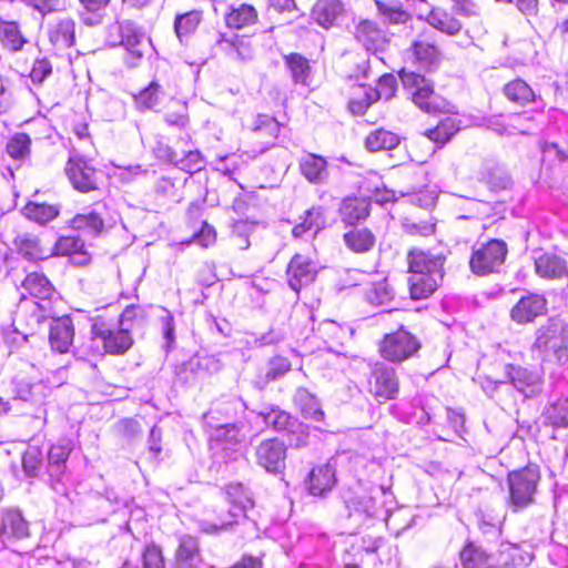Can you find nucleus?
Instances as JSON below:
<instances>
[{"label": "nucleus", "mask_w": 568, "mask_h": 568, "mask_svg": "<svg viewBox=\"0 0 568 568\" xmlns=\"http://www.w3.org/2000/svg\"><path fill=\"white\" fill-rule=\"evenodd\" d=\"M65 173L73 187L82 193L98 189V171L80 154H72L65 165Z\"/></svg>", "instance_id": "11"}, {"label": "nucleus", "mask_w": 568, "mask_h": 568, "mask_svg": "<svg viewBox=\"0 0 568 568\" xmlns=\"http://www.w3.org/2000/svg\"><path fill=\"white\" fill-rule=\"evenodd\" d=\"M294 403L298 406L306 418H311L316 422L324 419V412L321 407L320 400L306 388L301 387L296 390L294 395Z\"/></svg>", "instance_id": "41"}, {"label": "nucleus", "mask_w": 568, "mask_h": 568, "mask_svg": "<svg viewBox=\"0 0 568 568\" xmlns=\"http://www.w3.org/2000/svg\"><path fill=\"white\" fill-rule=\"evenodd\" d=\"M245 404L237 397L221 398L213 404V407L204 415L205 424H211V420L219 422L220 416L231 419L239 413L243 412Z\"/></svg>", "instance_id": "33"}, {"label": "nucleus", "mask_w": 568, "mask_h": 568, "mask_svg": "<svg viewBox=\"0 0 568 568\" xmlns=\"http://www.w3.org/2000/svg\"><path fill=\"white\" fill-rule=\"evenodd\" d=\"M344 243L354 253L364 254L372 251L376 236L367 227H353L343 235Z\"/></svg>", "instance_id": "30"}, {"label": "nucleus", "mask_w": 568, "mask_h": 568, "mask_svg": "<svg viewBox=\"0 0 568 568\" xmlns=\"http://www.w3.org/2000/svg\"><path fill=\"white\" fill-rule=\"evenodd\" d=\"M284 60L293 81L306 85L311 75L308 60L298 53H291Z\"/></svg>", "instance_id": "48"}, {"label": "nucleus", "mask_w": 568, "mask_h": 568, "mask_svg": "<svg viewBox=\"0 0 568 568\" xmlns=\"http://www.w3.org/2000/svg\"><path fill=\"white\" fill-rule=\"evenodd\" d=\"M143 568H165L162 550L154 544H149L142 551Z\"/></svg>", "instance_id": "64"}, {"label": "nucleus", "mask_w": 568, "mask_h": 568, "mask_svg": "<svg viewBox=\"0 0 568 568\" xmlns=\"http://www.w3.org/2000/svg\"><path fill=\"white\" fill-rule=\"evenodd\" d=\"M206 425L212 428L210 439L214 449L237 452V446L241 445L244 435L241 434L240 428L235 424H217L211 420V424Z\"/></svg>", "instance_id": "20"}, {"label": "nucleus", "mask_w": 568, "mask_h": 568, "mask_svg": "<svg viewBox=\"0 0 568 568\" xmlns=\"http://www.w3.org/2000/svg\"><path fill=\"white\" fill-rule=\"evenodd\" d=\"M326 219L322 206H313L305 212L303 221L296 224L292 234L294 237H303L307 233L317 234L325 227Z\"/></svg>", "instance_id": "32"}, {"label": "nucleus", "mask_w": 568, "mask_h": 568, "mask_svg": "<svg viewBox=\"0 0 568 568\" xmlns=\"http://www.w3.org/2000/svg\"><path fill=\"white\" fill-rule=\"evenodd\" d=\"M22 288L26 293L21 294L19 311H30L32 321L40 324L51 313L50 300L54 294V288L50 281L38 272L26 276Z\"/></svg>", "instance_id": "3"}, {"label": "nucleus", "mask_w": 568, "mask_h": 568, "mask_svg": "<svg viewBox=\"0 0 568 568\" xmlns=\"http://www.w3.org/2000/svg\"><path fill=\"white\" fill-rule=\"evenodd\" d=\"M91 334L93 338L101 339L105 352L110 354H123L133 343L128 328L120 325L118 328H113L100 317L93 320Z\"/></svg>", "instance_id": "10"}, {"label": "nucleus", "mask_w": 568, "mask_h": 568, "mask_svg": "<svg viewBox=\"0 0 568 568\" xmlns=\"http://www.w3.org/2000/svg\"><path fill=\"white\" fill-rule=\"evenodd\" d=\"M368 392L377 399L388 400L397 397L399 383L396 371L385 363L376 362L371 366Z\"/></svg>", "instance_id": "9"}, {"label": "nucleus", "mask_w": 568, "mask_h": 568, "mask_svg": "<svg viewBox=\"0 0 568 568\" xmlns=\"http://www.w3.org/2000/svg\"><path fill=\"white\" fill-rule=\"evenodd\" d=\"M163 91L161 85L152 81L145 89L134 97V102L140 111L152 110L160 104Z\"/></svg>", "instance_id": "50"}, {"label": "nucleus", "mask_w": 568, "mask_h": 568, "mask_svg": "<svg viewBox=\"0 0 568 568\" xmlns=\"http://www.w3.org/2000/svg\"><path fill=\"white\" fill-rule=\"evenodd\" d=\"M378 16L384 23L405 24L410 20V13L396 0H375Z\"/></svg>", "instance_id": "34"}, {"label": "nucleus", "mask_w": 568, "mask_h": 568, "mask_svg": "<svg viewBox=\"0 0 568 568\" xmlns=\"http://www.w3.org/2000/svg\"><path fill=\"white\" fill-rule=\"evenodd\" d=\"M399 136L384 129L372 131L365 140V145L371 152L393 150L399 144Z\"/></svg>", "instance_id": "45"}, {"label": "nucleus", "mask_w": 568, "mask_h": 568, "mask_svg": "<svg viewBox=\"0 0 568 568\" xmlns=\"http://www.w3.org/2000/svg\"><path fill=\"white\" fill-rule=\"evenodd\" d=\"M18 252L29 261H40L51 256V250L45 248L38 236L24 234L17 240Z\"/></svg>", "instance_id": "39"}, {"label": "nucleus", "mask_w": 568, "mask_h": 568, "mask_svg": "<svg viewBox=\"0 0 568 568\" xmlns=\"http://www.w3.org/2000/svg\"><path fill=\"white\" fill-rule=\"evenodd\" d=\"M174 166L193 174L202 170L204 166V159L199 150H184L183 156L176 158Z\"/></svg>", "instance_id": "58"}, {"label": "nucleus", "mask_w": 568, "mask_h": 568, "mask_svg": "<svg viewBox=\"0 0 568 568\" xmlns=\"http://www.w3.org/2000/svg\"><path fill=\"white\" fill-rule=\"evenodd\" d=\"M50 42L58 49L73 45L75 40V23L72 19H62L49 30Z\"/></svg>", "instance_id": "37"}, {"label": "nucleus", "mask_w": 568, "mask_h": 568, "mask_svg": "<svg viewBox=\"0 0 568 568\" xmlns=\"http://www.w3.org/2000/svg\"><path fill=\"white\" fill-rule=\"evenodd\" d=\"M504 93L508 100L519 104H526L527 102L535 101V93L532 89L520 79H516L507 83L504 88Z\"/></svg>", "instance_id": "52"}, {"label": "nucleus", "mask_w": 568, "mask_h": 568, "mask_svg": "<svg viewBox=\"0 0 568 568\" xmlns=\"http://www.w3.org/2000/svg\"><path fill=\"white\" fill-rule=\"evenodd\" d=\"M69 255L77 265H85L90 261V255L85 251L84 242L74 235L61 236L51 250V255Z\"/></svg>", "instance_id": "26"}, {"label": "nucleus", "mask_w": 568, "mask_h": 568, "mask_svg": "<svg viewBox=\"0 0 568 568\" xmlns=\"http://www.w3.org/2000/svg\"><path fill=\"white\" fill-rule=\"evenodd\" d=\"M394 297V291L386 281L373 283L365 293L366 301L376 306L388 304Z\"/></svg>", "instance_id": "56"}, {"label": "nucleus", "mask_w": 568, "mask_h": 568, "mask_svg": "<svg viewBox=\"0 0 568 568\" xmlns=\"http://www.w3.org/2000/svg\"><path fill=\"white\" fill-rule=\"evenodd\" d=\"M111 30H115L120 37L119 42H112L113 45L124 47L128 53L136 60L143 57L148 40L140 27L130 20H124L112 26Z\"/></svg>", "instance_id": "13"}, {"label": "nucleus", "mask_w": 568, "mask_h": 568, "mask_svg": "<svg viewBox=\"0 0 568 568\" xmlns=\"http://www.w3.org/2000/svg\"><path fill=\"white\" fill-rule=\"evenodd\" d=\"M459 557L464 568H496V558L474 541L464 546Z\"/></svg>", "instance_id": "28"}, {"label": "nucleus", "mask_w": 568, "mask_h": 568, "mask_svg": "<svg viewBox=\"0 0 568 568\" xmlns=\"http://www.w3.org/2000/svg\"><path fill=\"white\" fill-rule=\"evenodd\" d=\"M547 311V301L538 294H529L521 297L511 308L510 316L518 324L532 322Z\"/></svg>", "instance_id": "22"}, {"label": "nucleus", "mask_w": 568, "mask_h": 568, "mask_svg": "<svg viewBox=\"0 0 568 568\" xmlns=\"http://www.w3.org/2000/svg\"><path fill=\"white\" fill-rule=\"evenodd\" d=\"M508 253L507 244L501 240H490L474 247L469 258L470 271L477 276L499 272Z\"/></svg>", "instance_id": "6"}, {"label": "nucleus", "mask_w": 568, "mask_h": 568, "mask_svg": "<svg viewBox=\"0 0 568 568\" xmlns=\"http://www.w3.org/2000/svg\"><path fill=\"white\" fill-rule=\"evenodd\" d=\"M291 367V362L286 357L280 355L272 357L267 363L263 385L283 377Z\"/></svg>", "instance_id": "62"}, {"label": "nucleus", "mask_w": 568, "mask_h": 568, "mask_svg": "<svg viewBox=\"0 0 568 568\" xmlns=\"http://www.w3.org/2000/svg\"><path fill=\"white\" fill-rule=\"evenodd\" d=\"M483 180L494 192L506 190L511 184V179L508 173L499 166L488 169L484 172Z\"/></svg>", "instance_id": "57"}, {"label": "nucleus", "mask_w": 568, "mask_h": 568, "mask_svg": "<svg viewBox=\"0 0 568 568\" xmlns=\"http://www.w3.org/2000/svg\"><path fill=\"white\" fill-rule=\"evenodd\" d=\"M532 352L542 363L564 365L568 362V326L559 318H550L536 331Z\"/></svg>", "instance_id": "2"}, {"label": "nucleus", "mask_w": 568, "mask_h": 568, "mask_svg": "<svg viewBox=\"0 0 568 568\" xmlns=\"http://www.w3.org/2000/svg\"><path fill=\"white\" fill-rule=\"evenodd\" d=\"M74 337V326L69 316L52 320L49 342L51 348L61 354L69 352Z\"/></svg>", "instance_id": "23"}, {"label": "nucleus", "mask_w": 568, "mask_h": 568, "mask_svg": "<svg viewBox=\"0 0 568 568\" xmlns=\"http://www.w3.org/2000/svg\"><path fill=\"white\" fill-rule=\"evenodd\" d=\"M256 463L266 471L277 474L285 467L286 446L276 438L263 440L255 450Z\"/></svg>", "instance_id": "14"}, {"label": "nucleus", "mask_w": 568, "mask_h": 568, "mask_svg": "<svg viewBox=\"0 0 568 568\" xmlns=\"http://www.w3.org/2000/svg\"><path fill=\"white\" fill-rule=\"evenodd\" d=\"M12 393L14 397L23 400L30 402L31 404L38 406V414L36 417H41V406L44 404V399L49 396L51 389L44 384L42 381L30 382L26 378L16 377L12 381Z\"/></svg>", "instance_id": "18"}, {"label": "nucleus", "mask_w": 568, "mask_h": 568, "mask_svg": "<svg viewBox=\"0 0 568 568\" xmlns=\"http://www.w3.org/2000/svg\"><path fill=\"white\" fill-rule=\"evenodd\" d=\"M31 139L24 132L14 133L6 145L8 155L13 160H24L30 154Z\"/></svg>", "instance_id": "55"}, {"label": "nucleus", "mask_w": 568, "mask_h": 568, "mask_svg": "<svg viewBox=\"0 0 568 568\" xmlns=\"http://www.w3.org/2000/svg\"><path fill=\"white\" fill-rule=\"evenodd\" d=\"M22 213L29 220L40 224H45L58 216L59 210L53 205L29 202L22 209Z\"/></svg>", "instance_id": "51"}, {"label": "nucleus", "mask_w": 568, "mask_h": 568, "mask_svg": "<svg viewBox=\"0 0 568 568\" xmlns=\"http://www.w3.org/2000/svg\"><path fill=\"white\" fill-rule=\"evenodd\" d=\"M339 213L345 223L354 225L369 215V203L362 197H346L342 202Z\"/></svg>", "instance_id": "36"}, {"label": "nucleus", "mask_w": 568, "mask_h": 568, "mask_svg": "<svg viewBox=\"0 0 568 568\" xmlns=\"http://www.w3.org/2000/svg\"><path fill=\"white\" fill-rule=\"evenodd\" d=\"M184 371L190 372L195 378H203L216 374L222 369L221 361L214 355H195L184 363Z\"/></svg>", "instance_id": "35"}, {"label": "nucleus", "mask_w": 568, "mask_h": 568, "mask_svg": "<svg viewBox=\"0 0 568 568\" xmlns=\"http://www.w3.org/2000/svg\"><path fill=\"white\" fill-rule=\"evenodd\" d=\"M505 373L507 379L525 397H534L541 392V378L537 373L514 365H506Z\"/></svg>", "instance_id": "21"}, {"label": "nucleus", "mask_w": 568, "mask_h": 568, "mask_svg": "<svg viewBox=\"0 0 568 568\" xmlns=\"http://www.w3.org/2000/svg\"><path fill=\"white\" fill-rule=\"evenodd\" d=\"M258 416L267 426H272L276 430L286 429L292 425V416L278 408L261 412Z\"/></svg>", "instance_id": "61"}, {"label": "nucleus", "mask_w": 568, "mask_h": 568, "mask_svg": "<svg viewBox=\"0 0 568 568\" xmlns=\"http://www.w3.org/2000/svg\"><path fill=\"white\" fill-rule=\"evenodd\" d=\"M545 424L555 430L568 428V398L561 397L551 402L544 410Z\"/></svg>", "instance_id": "40"}, {"label": "nucleus", "mask_w": 568, "mask_h": 568, "mask_svg": "<svg viewBox=\"0 0 568 568\" xmlns=\"http://www.w3.org/2000/svg\"><path fill=\"white\" fill-rule=\"evenodd\" d=\"M397 87L396 78L393 74L386 73L379 77L377 88H367L371 97L377 100H390L395 95Z\"/></svg>", "instance_id": "59"}, {"label": "nucleus", "mask_w": 568, "mask_h": 568, "mask_svg": "<svg viewBox=\"0 0 568 568\" xmlns=\"http://www.w3.org/2000/svg\"><path fill=\"white\" fill-rule=\"evenodd\" d=\"M444 262L442 255H434L424 251H413L409 254V292L414 300L426 298L432 295L443 281Z\"/></svg>", "instance_id": "1"}, {"label": "nucleus", "mask_w": 568, "mask_h": 568, "mask_svg": "<svg viewBox=\"0 0 568 568\" xmlns=\"http://www.w3.org/2000/svg\"><path fill=\"white\" fill-rule=\"evenodd\" d=\"M343 12V4L339 0H318L313 8L314 20L327 29L334 24Z\"/></svg>", "instance_id": "38"}, {"label": "nucleus", "mask_w": 568, "mask_h": 568, "mask_svg": "<svg viewBox=\"0 0 568 568\" xmlns=\"http://www.w3.org/2000/svg\"><path fill=\"white\" fill-rule=\"evenodd\" d=\"M71 226L74 230L98 236L104 229V221L98 212L91 211L88 213L77 214L71 221Z\"/></svg>", "instance_id": "47"}, {"label": "nucleus", "mask_w": 568, "mask_h": 568, "mask_svg": "<svg viewBox=\"0 0 568 568\" xmlns=\"http://www.w3.org/2000/svg\"><path fill=\"white\" fill-rule=\"evenodd\" d=\"M0 41L10 51H20L27 43L18 22L0 19Z\"/></svg>", "instance_id": "43"}, {"label": "nucleus", "mask_w": 568, "mask_h": 568, "mask_svg": "<svg viewBox=\"0 0 568 568\" xmlns=\"http://www.w3.org/2000/svg\"><path fill=\"white\" fill-rule=\"evenodd\" d=\"M320 270L318 262L306 254H295L286 268L290 287L298 293L302 287L314 282Z\"/></svg>", "instance_id": "12"}, {"label": "nucleus", "mask_w": 568, "mask_h": 568, "mask_svg": "<svg viewBox=\"0 0 568 568\" xmlns=\"http://www.w3.org/2000/svg\"><path fill=\"white\" fill-rule=\"evenodd\" d=\"M403 87L410 93L413 102L424 112H447L449 103L434 92L433 84L424 75L403 69L399 72Z\"/></svg>", "instance_id": "4"}, {"label": "nucleus", "mask_w": 568, "mask_h": 568, "mask_svg": "<svg viewBox=\"0 0 568 568\" xmlns=\"http://www.w3.org/2000/svg\"><path fill=\"white\" fill-rule=\"evenodd\" d=\"M427 22L435 29L448 34L455 36L462 30L459 20L450 16L442 9H433L428 17Z\"/></svg>", "instance_id": "46"}, {"label": "nucleus", "mask_w": 568, "mask_h": 568, "mask_svg": "<svg viewBox=\"0 0 568 568\" xmlns=\"http://www.w3.org/2000/svg\"><path fill=\"white\" fill-rule=\"evenodd\" d=\"M356 91L348 102V108L353 114L361 115L375 102V99L371 97L367 87L359 85Z\"/></svg>", "instance_id": "63"}, {"label": "nucleus", "mask_w": 568, "mask_h": 568, "mask_svg": "<svg viewBox=\"0 0 568 568\" xmlns=\"http://www.w3.org/2000/svg\"><path fill=\"white\" fill-rule=\"evenodd\" d=\"M71 452L70 443L63 442L52 445L48 453V471L51 478L53 490L62 496L69 497L65 484L62 481L64 463Z\"/></svg>", "instance_id": "16"}, {"label": "nucleus", "mask_w": 568, "mask_h": 568, "mask_svg": "<svg viewBox=\"0 0 568 568\" xmlns=\"http://www.w3.org/2000/svg\"><path fill=\"white\" fill-rule=\"evenodd\" d=\"M336 483L335 463L331 460L326 464L314 467L307 480L308 491L313 496H323L331 491Z\"/></svg>", "instance_id": "24"}, {"label": "nucleus", "mask_w": 568, "mask_h": 568, "mask_svg": "<svg viewBox=\"0 0 568 568\" xmlns=\"http://www.w3.org/2000/svg\"><path fill=\"white\" fill-rule=\"evenodd\" d=\"M202 20V12L199 10H192L183 14H179L174 21V30L180 41L184 37L193 33L199 27Z\"/></svg>", "instance_id": "53"}, {"label": "nucleus", "mask_w": 568, "mask_h": 568, "mask_svg": "<svg viewBox=\"0 0 568 568\" xmlns=\"http://www.w3.org/2000/svg\"><path fill=\"white\" fill-rule=\"evenodd\" d=\"M530 560V556L523 554L519 548L507 547L496 559V568H525Z\"/></svg>", "instance_id": "54"}, {"label": "nucleus", "mask_w": 568, "mask_h": 568, "mask_svg": "<svg viewBox=\"0 0 568 568\" xmlns=\"http://www.w3.org/2000/svg\"><path fill=\"white\" fill-rule=\"evenodd\" d=\"M535 271L544 278L557 280L568 274V266L565 258L554 253L539 252L535 256Z\"/></svg>", "instance_id": "25"}, {"label": "nucleus", "mask_w": 568, "mask_h": 568, "mask_svg": "<svg viewBox=\"0 0 568 568\" xmlns=\"http://www.w3.org/2000/svg\"><path fill=\"white\" fill-rule=\"evenodd\" d=\"M29 536V524L18 509L0 511V547Z\"/></svg>", "instance_id": "17"}, {"label": "nucleus", "mask_w": 568, "mask_h": 568, "mask_svg": "<svg viewBox=\"0 0 568 568\" xmlns=\"http://www.w3.org/2000/svg\"><path fill=\"white\" fill-rule=\"evenodd\" d=\"M148 312L141 305H129L120 315L119 325L128 328L129 332L135 326L141 325L146 320Z\"/></svg>", "instance_id": "60"}, {"label": "nucleus", "mask_w": 568, "mask_h": 568, "mask_svg": "<svg viewBox=\"0 0 568 568\" xmlns=\"http://www.w3.org/2000/svg\"><path fill=\"white\" fill-rule=\"evenodd\" d=\"M458 131L455 119L446 116L435 128L425 131V135L438 145L447 143Z\"/></svg>", "instance_id": "49"}, {"label": "nucleus", "mask_w": 568, "mask_h": 568, "mask_svg": "<svg viewBox=\"0 0 568 568\" xmlns=\"http://www.w3.org/2000/svg\"><path fill=\"white\" fill-rule=\"evenodd\" d=\"M226 498L230 503V519L220 520L219 523L204 520L201 523L202 531L206 534H219L222 530H226L233 524H236L240 517H244L246 511L253 507V499L242 484H230L226 488Z\"/></svg>", "instance_id": "7"}, {"label": "nucleus", "mask_w": 568, "mask_h": 568, "mask_svg": "<svg viewBox=\"0 0 568 568\" xmlns=\"http://www.w3.org/2000/svg\"><path fill=\"white\" fill-rule=\"evenodd\" d=\"M200 561V548L196 538L183 536L175 552L174 568H194Z\"/></svg>", "instance_id": "31"}, {"label": "nucleus", "mask_w": 568, "mask_h": 568, "mask_svg": "<svg viewBox=\"0 0 568 568\" xmlns=\"http://www.w3.org/2000/svg\"><path fill=\"white\" fill-rule=\"evenodd\" d=\"M375 495H354L345 500L347 517L356 527L365 525L368 520L382 513V506Z\"/></svg>", "instance_id": "15"}, {"label": "nucleus", "mask_w": 568, "mask_h": 568, "mask_svg": "<svg viewBox=\"0 0 568 568\" xmlns=\"http://www.w3.org/2000/svg\"><path fill=\"white\" fill-rule=\"evenodd\" d=\"M217 50L234 61H248L254 57L251 39L237 34H219L215 41Z\"/></svg>", "instance_id": "19"}, {"label": "nucleus", "mask_w": 568, "mask_h": 568, "mask_svg": "<svg viewBox=\"0 0 568 568\" xmlns=\"http://www.w3.org/2000/svg\"><path fill=\"white\" fill-rule=\"evenodd\" d=\"M538 481L539 473L530 467L509 473L507 505L514 513L521 511L534 504Z\"/></svg>", "instance_id": "5"}, {"label": "nucleus", "mask_w": 568, "mask_h": 568, "mask_svg": "<svg viewBox=\"0 0 568 568\" xmlns=\"http://www.w3.org/2000/svg\"><path fill=\"white\" fill-rule=\"evenodd\" d=\"M419 348L418 338L403 327L386 334L379 344L382 357L393 363H402L413 357Z\"/></svg>", "instance_id": "8"}, {"label": "nucleus", "mask_w": 568, "mask_h": 568, "mask_svg": "<svg viewBox=\"0 0 568 568\" xmlns=\"http://www.w3.org/2000/svg\"><path fill=\"white\" fill-rule=\"evenodd\" d=\"M412 51L416 59V61L423 67V68H434L438 65L440 60V51L439 49L426 41V40H415L412 44Z\"/></svg>", "instance_id": "44"}, {"label": "nucleus", "mask_w": 568, "mask_h": 568, "mask_svg": "<svg viewBox=\"0 0 568 568\" xmlns=\"http://www.w3.org/2000/svg\"><path fill=\"white\" fill-rule=\"evenodd\" d=\"M302 175L313 184H323L328 178L327 161L314 153H306L300 159Z\"/></svg>", "instance_id": "27"}, {"label": "nucleus", "mask_w": 568, "mask_h": 568, "mask_svg": "<svg viewBox=\"0 0 568 568\" xmlns=\"http://www.w3.org/2000/svg\"><path fill=\"white\" fill-rule=\"evenodd\" d=\"M356 37L367 51H383L386 45V37L375 22L362 21L356 29Z\"/></svg>", "instance_id": "29"}, {"label": "nucleus", "mask_w": 568, "mask_h": 568, "mask_svg": "<svg viewBox=\"0 0 568 568\" xmlns=\"http://www.w3.org/2000/svg\"><path fill=\"white\" fill-rule=\"evenodd\" d=\"M257 13L254 7L245 3L233 6L225 14V23L232 29H242L255 23Z\"/></svg>", "instance_id": "42"}]
</instances>
